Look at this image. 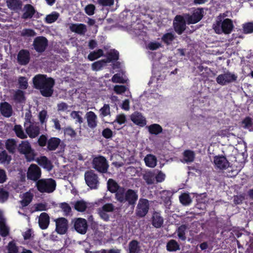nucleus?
<instances>
[{"label":"nucleus","instance_id":"nucleus-10","mask_svg":"<svg viewBox=\"0 0 253 253\" xmlns=\"http://www.w3.org/2000/svg\"><path fill=\"white\" fill-rule=\"evenodd\" d=\"M47 39L43 36L36 37L33 41V49L38 53L44 52L48 46Z\"/></svg>","mask_w":253,"mask_h":253},{"label":"nucleus","instance_id":"nucleus-48","mask_svg":"<svg viewBox=\"0 0 253 253\" xmlns=\"http://www.w3.org/2000/svg\"><path fill=\"white\" fill-rule=\"evenodd\" d=\"M106 63H107V62L105 59L95 62L91 65L92 69L94 71H98L100 70L102 67L104 66Z\"/></svg>","mask_w":253,"mask_h":253},{"label":"nucleus","instance_id":"nucleus-31","mask_svg":"<svg viewBox=\"0 0 253 253\" xmlns=\"http://www.w3.org/2000/svg\"><path fill=\"white\" fill-rule=\"evenodd\" d=\"M9 233V228L6 225L5 219L0 211V234L2 237L6 236Z\"/></svg>","mask_w":253,"mask_h":253},{"label":"nucleus","instance_id":"nucleus-14","mask_svg":"<svg viewBox=\"0 0 253 253\" xmlns=\"http://www.w3.org/2000/svg\"><path fill=\"white\" fill-rule=\"evenodd\" d=\"M41 176L40 168L35 164L31 165L27 173V178L36 181L41 177Z\"/></svg>","mask_w":253,"mask_h":253},{"label":"nucleus","instance_id":"nucleus-9","mask_svg":"<svg viewBox=\"0 0 253 253\" xmlns=\"http://www.w3.org/2000/svg\"><path fill=\"white\" fill-rule=\"evenodd\" d=\"M237 79V76L235 74L227 71L224 74L218 75L216 79V81L218 84L224 85L236 82Z\"/></svg>","mask_w":253,"mask_h":253},{"label":"nucleus","instance_id":"nucleus-37","mask_svg":"<svg viewBox=\"0 0 253 253\" xmlns=\"http://www.w3.org/2000/svg\"><path fill=\"white\" fill-rule=\"evenodd\" d=\"M188 229V226L185 224L180 225L177 229L176 232L177 233V236L180 240L185 241L186 239L185 234Z\"/></svg>","mask_w":253,"mask_h":253},{"label":"nucleus","instance_id":"nucleus-51","mask_svg":"<svg viewBox=\"0 0 253 253\" xmlns=\"http://www.w3.org/2000/svg\"><path fill=\"white\" fill-rule=\"evenodd\" d=\"M243 33L246 34L253 33V22H247L242 26Z\"/></svg>","mask_w":253,"mask_h":253},{"label":"nucleus","instance_id":"nucleus-50","mask_svg":"<svg viewBox=\"0 0 253 253\" xmlns=\"http://www.w3.org/2000/svg\"><path fill=\"white\" fill-rule=\"evenodd\" d=\"M19 87L21 89H26L28 87V80L25 77H20L18 80Z\"/></svg>","mask_w":253,"mask_h":253},{"label":"nucleus","instance_id":"nucleus-6","mask_svg":"<svg viewBox=\"0 0 253 253\" xmlns=\"http://www.w3.org/2000/svg\"><path fill=\"white\" fill-rule=\"evenodd\" d=\"M92 166L97 171L102 173H106L109 168L106 159L102 156L96 157L93 159Z\"/></svg>","mask_w":253,"mask_h":253},{"label":"nucleus","instance_id":"nucleus-26","mask_svg":"<svg viewBox=\"0 0 253 253\" xmlns=\"http://www.w3.org/2000/svg\"><path fill=\"white\" fill-rule=\"evenodd\" d=\"M24 12L22 15V18L24 19H31L36 12L33 6L30 4H25L23 8Z\"/></svg>","mask_w":253,"mask_h":253},{"label":"nucleus","instance_id":"nucleus-49","mask_svg":"<svg viewBox=\"0 0 253 253\" xmlns=\"http://www.w3.org/2000/svg\"><path fill=\"white\" fill-rule=\"evenodd\" d=\"M174 39V34L172 33H166L164 34L162 38L163 41L168 45L170 44Z\"/></svg>","mask_w":253,"mask_h":253},{"label":"nucleus","instance_id":"nucleus-42","mask_svg":"<svg viewBox=\"0 0 253 253\" xmlns=\"http://www.w3.org/2000/svg\"><path fill=\"white\" fill-rule=\"evenodd\" d=\"M13 130L16 133L17 137L21 139H24L27 137V134H26L21 125H16L14 126Z\"/></svg>","mask_w":253,"mask_h":253},{"label":"nucleus","instance_id":"nucleus-1","mask_svg":"<svg viewBox=\"0 0 253 253\" xmlns=\"http://www.w3.org/2000/svg\"><path fill=\"white\" fill-rule=\"evenodd\" d=\"M127 182V180L124 179L119 184L113 179H109L107 181V188L111 193H115V199L118 202L134 207L138 199L137 191L131 189L126 190L125 184Z\"/></svg>","mask_w":253,"mask_h":253},{"label":"nucleus","instance_id":"nucleus-11","mask_svg":"<svg viewBox=\"0 0 253 253\" xmlns=\"http://www.w3.org/2000/svg\"><path fill=\"white\" fill-rule=\"evenodd\" d=\"M115 210L114 205L112 203H107L101 207L97 209V212L101 218L104 221L109 220L110 215L109 212H113Z\"/></svg>","mask_w":253,"mask_h":253},{"label":"nucleus","instance_id":"nucleus-63","mask_svg":"<svg viewBox=\"0 0 253 253\" xmlns=\"http://www.w3.org/2000/svg\"><path fill=\"white\" fill-rule=\"evenodd\" d=\"M64 132L65 135H69L71 137H75L77 133L71 127H67L64 128Z\"/></svg>","mask_w":253,"mask_h":253},{"label":"nucleus","instance_id":"nucleus-3","mask_svg":"<svg viewBox=\"0 0 253 253\" xmlns=\"http://www.w3.org/2000/svg\"><path fill=\"white\" fill-rule=\"evenodd\" d=\"M233 27L232 21L228 18L223 19L221 15L217 17L215 22L212 25L215 32L218 34H229L233 30Z\"/></svg>","mask_w":253,"mask_h":253},{"label":"nucleus","instance_id":"nucleus-24","mask_svg":"<svg viewBox=\"0 0 253 253\" xmlns=\"http://www.w3.org/2000/svg\"><path fill=\"white\" fill-rule=\"evenodd\" d=\"M131 121L135 124L140 126H144L146 124V121L144 117H143L142 114L138 112H135L133 113L131 116Z\"/></svg>","mask_w":253,"mask_h":253},{"label":"nucleus","instance_id":"nucleus-53","mask_svg":"<svg viewBox=\"0 0 253 253\" xmlns=\"http://www.w3.org/2000/svg\"><path fill=\"white\" fill-rule=\"evenodd\" d=\"M179 200L182 204L185 206L189 205L192 202L189 195L187 193L181 194L179 196Z\"/></svg>","mask_w":253,"mask_h":253},{"label":"nucleus","instance_id":"nucleus-35","mask_svg":"<svg viewBox=\"0 0 253 253\" xmlns=\"http://www.w3.org/2000/svg\"><path fill=\"white\" fill-rule=\"evenodd\" d=\"M72 204L75 209L79 212L84 211L88 207V203L83 200L77 201Z\"/></svg>","mask_w":253,"mask_h":253},{"label":"nucleus","instance_id":"nucleus-8","mask_svg":"<svg viewBox=\"0 0 253 253\" xmlns=\"http://www.w3.org/2000/svg\"><path fill=\"white\" fill-rule=\"evenodd\" d=\"M84 179L88 186L91 189H97L99 184L97 175L93 170L87 171L84 173Z\"/></svg>","mask_w":253,"mask_h":253},{"label":"nucleus","instance_id":"nucleus-58","mask_svg":"<svg viewBox=\"0 0 253 253\" xmlns=\"http://www.w3.org/2000/svg\"><path fill=\"white\" fill-rule=\"evenodd\" d=\"M99 111L100 115L103 117L110 114V106L108 104H104Z\"/></svg>","mask_w":253,"mask_h":253},{"label":"nucleus","instance_id":"nucleus-17","mask_svg":"<svg viewBox=\"0 0 253 253\" xmlns=\"http://www.w3.org/2000/svg\"><path fill=\"white\" fill-rule=\"evenodd\" d=\"M17 62L21 65H27L30 60V54L29 51L26 49H21L17 55Z\"/></svg>","mask_w":253,"mask_h":253},{"label":"nucleus","instance_id":"nucleus-18","mask_svg":"<svg viewBox=\"0 0 253 253\" xmlns=\"http://www.w3.org/2000/svg\"><path fill=\"white\" fill-rule=\"evenodd\" d=\"M26 132L31 138H35L40 134V127L37 123H31L26 127Z\"/></svg>","mask_w":253,"mask_h":253},{"label":"nucleus","instance_id":"nucleus-2","mask_svg":"<svg viewBox=\"0 0 253 253\" xmlns=\"http://www.w3.org/2000/svg\"><path fill=\"white\" fill-rule=\"evenodd\" d=\"M33 87L40 90L44 97H51L53 93L54 80L45 75L38 74L33 78Z\"/></svg>","mask_w":253,"mask_h":253},{"label":"nucleus","instance_id":"nucleus-34","mask_svg":"<svg viewBox=\"0 0 253 253\" xmlns=\"http://www.w3.org/2000/svg\"><path fill=\"white\" fill-rule=\"evenodd\" d=\"M61 142V140L56 137L50 138L47 141V149L49 151H53L56 149Z\"/></svg>","mask_w":253,"mask_h":253},{"label":"nucleus","instance_id":"nucleus-47","mask_svg":"<svg viewBox=\"0 0 253 253\" xmlns=\"http://www.w3.org/2000/svg\"><path fill=\"white\" fill-rule=\"evenodd\" d=\"M243 127L245 128H247L249 130H253V120L250 117H246L242 121Z\"/></svg>","mask_w":253,"mask_h":253},{"label":"nucleus","instance_id":"nucleus-28","mask_svg":"<svg viewBox=\"0 0 253 253\" xmlns=\"http://www.w3.org/2000/svg\"><path fill=\"white\" fill-rule=\"evenodd\" d=\"M0 111L4 117L9 118L12 116V106L7 102H4L0 104Z\"/></svg>","mask_w":253,"mask_h":253},{"label":"nucleus","instance_id":"nucleus-32","mask_svg":"<svg viewBox=\"0 0 253 253\" xmlns=\"http://www.w3.org/2000/svg\"><path fill=\"white\" fill-rule=\"evenodd\" d=\"M128 253H139L141 251V247L139 243L135 240L131 241L128 245Z\"/></svg>","mask_w":253,"mask_h":253},{"label":"nucleus","instance_id":"nucleus-22","mask_svg":"<svg viewBox=\"0 0 253 253\" xmlns=\"http://www.w3.org/2000/svg\"><path fill=\"white\" fill-rule=\"evenodd\" d=\"M164 218L159 212L154 211L152 217V224L155 228H159L162 226Z\"/></svg>","mask_w":253,"mask_h":253},{"label":"nucleus","instance_id":"nucleus-13","mask_svg":"<svg viewBox=\"0 0 253 253\" xmlns=\"http://www.w3.org/2000/svg\"><path fill=\"white\" fill-rule=\"evenodd\" d=\"M203 12L204 10L203 8H197L194 11L192 15L185 14L184 15L188 24H194L199 22L202 18Z\"/></svg>","mask_w":253,"mask_h":253},{"label":"nucleus","instance_id":"nucleus-40","mask_svg":"<svg viewBox=\"0 0 253 253\" xmlns=\"http://www.w3.org/2000/svg\"><path fill=\"white\" fill-rule=\"evenodd\" d=\"M146 165L151 168H154L156 166L157 159L155 156L149 154L144 158Z\"/></svg>","mask_w":253,"mask_h":253},{"label":"nucleus","instance_id":"nucleus-16","mask_svg":"<svg viewBox=\"0 0 253 253\" xmlns=\"http://www.w3.org/2000/svg\"><path fill=\"white\" fill-rule=\"evenodd\" d=\"M56 223V231L60 234H65L68 228V221L64 217H59L54 220Z\"/></svg>","mask_w":253,"mask_h":253},{"label":"nucleus","instance_id":"nucleus-57","mask_svg":"<svg viewBox=\"0 0 253 253\" xmlns=\"http://www.w3.org/2000/svg\"><path fill=\"white\" fill-rule=\"evenodd\" d=\"M82 113L80 111H72L71 113V116L74 119H76V122L82 124L83 122V119L80 115Z\"/></svg>","mask_w":253,"mask_h":253},{"label":"nucleus","instance_id":"nucleus-59","mask_svg":"<svg viewBox=\"0 0 253 253\" xmlns=\"http://www.w3.org/2000/svg\"><path fill=\"white\" fill-rule=\"evenodd\" d=\"M155 182L156 181V183L161 182L164 180L165 178V174L163 173L161 171H157L156 172L155 170Z\"/></svg>","mask_w":253,"mask_h":253},{"label":"nucleus","instance_id":"nucleus-41","mask_svg":"<svg viewBox=\"0 0 253 253\" xmlns=\"http://www.w3.org/2000/svg\"><path fill=\"white\" fill-rule=\"evenodd\" d=\"M184 161L188 163L194 161L195 159V153L193 151L190 150H185L183 152Z\"/></svg>","mask_w":253,"mask_h":253},{"label":"nucleus","instance_id":"nucleus-4","mask_svg":"<svg viewBox=\"0 0 253 253\" xmlns=\"http://www.w3.org/2000/svg\"><path fill=\"white\" fill-rule=\"evenodd\" d=\"M36 186L40 192L49 193L54 191L56 184L55 181L52 178L42 179L37 181Z\"/></svg>","mask_w":253,"mask_h":253},{"label":"nucleus","instance_id":"nucleus-62","mask_svg":"<svg viewBox=\"0 0 253 253\" xmlns=\"http://www.w3.org/2000/svg\"><path fill=\"white\" fill-rule=\"evenodd\" d=\"M8 253H18V250L15 243L13 242H10L8 245Z\"/></svg>","mask_w":253,"mask_h":253},{"label":"nucleus","instance_id":"nucleus-45","mask_svg":"<svg viewBox=\"0 0 253 253\" xmlns=\"http://www.w3.org/2000/svg\"><path fill=\"white\" fill-rule=\"evenodd\" d=\"M6 148L11 153H14L15 152L17 146L16 142L15 140L8 139L6 142Z\"/></svg>","mask_w":253,"mask_h":253},{"label":"nucleus","instance_id":"nucleus-27","mask_svg":"<svg viewBox=\"0 0 253 253\" xmlns=\"http://www.w3.org/2000/svg\"><path fill=\"white\" fill-rule=\"evenodd\" d=\"M214 163L216 167L220 169H225L229 167V162L224 156H216L214 159Z\"/></svg>","mask_w":253,"mask_h":253},{"label":"nucleus","instance_id":"nucleus-52","mask_svg":"<svg viewBox=\"0 0 253 253\" xmlns=\"http://www.w3.org/2000/svg\"><path fill=\"white\" fill-rule=\"evenodd\" d=\"M10 160L11 157L7 155L6 151L4 150L0 152V163L8 164Z\"/></svg>","mask_w":253,"mask_h":253},{"label":"nucleus","instance_id":"nucleus-12","mask_svg":"<svg viewBox=\"0 0 253 253\" xmlns=\"http://www.w3.org/2000/svg\"><path fill=\"white\" fill-rule=\"evenodd\" d=\"M186 19L184 15H176L173 23V26L175 32L178 35H181L185 30L186 28Z\"/></svg>","mask_w":253,"mask_h":253},{"label":"nucleus","instance_id":"nucleus-61","mask_svg":"<svg viewBox=\"0 0 253 253\" xmlns=\"http://www.w3.org/2000/svg\"><path fill=\"white\" fill-rule=\"evenodd\" d=\"M112 81L113 83H119L122 84H124L126 82V80L121 77L119 74H115L112 78Z\"/></svg>","mask_w":253,"mask_h":253},{"label":"nucleus","instance_id":"nucleus-7","mask_svg":"<svg viewBox=\"0 0 253 253\" xmlns=\"http://www.w3.org/2000/svg\"><path fill=\"white\" fill-rule=\"evenodd\" d=\"M150 208L149 202L148 200L140 198L138 202L135 210V215L139 218L145 217L148 212Z\"/></svg>","mask_w":253,"mask_h":253},{"label":"nucleus","instance_id":"nucleus-64","mask_svg":"<svg viewBox=\"0 0 253 253\" xmlns=\"http://www.w3.org/2000/svg\"><path fill=\"white\" fill-rule=\"evenodd\" d=\"M102 136L106 138L109 139L113 136V131L109 128H106L102 132Z\"/></svg>","mask_w":253,"mask_h":253},{"label":"nucleus","instance_id":"nucleus-20","mask_svg":"<svg viewBox=\"0 0 253 253\" xmlns=\"http://www.w3.org/2000/svg\"><path fill=\"white\" fill-rule=\"evenodd\" d=\"M87 125L90 128L93 129L97 126V116L92 111L88 112L85 114Z\"/></svg>","mask_w":253,"mask_h":253},{"label":"nucleus","instance_id":"nucleus-29","mask_svg":"<svg viewBox=\"0 0 253 253\" xmlns=\"http://www.w3.org/2000/svg\"><path fill=\"white\" fill-rule=\"evenodd\" d=\"M37 162L41 166L48 171L51 170L53 166L47 158L45 156H41L37 159Z\"/></svg>","mask_w":253,"mask_h":253},{"label":"nucleus","instance_id":"nucleus-15","mask_svg":"<svg viewBox=\"0 0 253 253\" xmlns=\"http://www.w3.org/2000/svg\"><path fill=\"white\" fill-rule=\"evenodd\" d=\"M72 222L74 223V227L75 230L79 233L84 234L87 229V221L82 218H75Z\"/></svg>","mask_w":253,"mask_h":253},{"label":"nucleus","instance_id":"nucleus-43","mask_svg":"<svg viewBox=\"0 0 253 253\" xmlns=\"http://www.w3.org/2000/svg\"><path fill=\"white\" fill-rule=\"evenodd\" d=\"M149 132L152 134L157 135L162 132V127L158 124H153L147 126Z\"/></svg>","mask_w":253,"mask_h":253},{"label":"nucleus","instance_id":"nucleus-46","mask_svg":"<svg viewBox=\"0 0 253 253\" xmlns=\"http://www.w3.org/2000/svg\"><path fill=\"white\" fill-rule=\"evenodd\" d=\"M103 56V51L102 49H99L97 51L91 52L88 55V59L90 61H93L99 57Z\"/></svg>","mask_w":253,"mask_h":253},{"label":"nucleus","instance_id":"nucleus-39","mask_svg":"<svg viewBox=\"0 0 253 253\" xmlns=\"http://www.w3.org/2000/svg\"><path fill=\"white\" fill-rule=\"evenodd\" d=\"M33 198V195L29 192H26L23 194V199L20 201L22 207L27 206L31 202Z\"/></svg>","mask_w":253,"mask_h":253},{"label":"nucleus","instance_id":"nucleus-5","mask_svg":"<svg viewBox=\"0 0 253 253\" xmlns=\"http://www.w3.org/2000/svg\"><path fill=\"white\" fill-rule=\"evenodd\" d=\"M18 151L25 155L28 161H32L34 160V150L32 148L30 143L28 141H22L18 147Z\"/></svg>","mask_w":253,"mask_h":253},{"label":"nucleus","instance_id":"nucleus-33","mask_svg":"<svg viewBox=\"0 0 253 253\" xmlns=\"http://www.w3.org/2000/svg\"><path fill=\"white\" fill-rule=\"evenodd\" d=\"M13 99L16 103H24L26 100L24 92L21 89L15 90Z\"/></svg>","mask_w":253,"mask_h":253},{"label":"nucleus","instance_id":"nucleus-19","mask_svg":"<svg viewBox=\"0 0 253 253\" xmlns=\"http://www.w3.org/2000/svg\"><path fill=\"white\" fill-rule=\"evenodd\" d=\"M50 218L46 212H42L39 217V225L42 229H46L49 224Z\"/></svg>","mask_w":253,"mask_h":253},{"label":"nucleus","instance_id":"nucleus-54","mask_svg":"<svg viewBox=\"0 0 253 253\" xmlns=\"http://www.w3.org/2000/svg\"><path fill=\"white\" fill-rule=\"evenodd\" d=\"M59 14L56 12H53L51 14L47 15L45 18V22L47 23H51L55 21L58 17Z\"/></svg>","mask_w":253,"mask_h":253},{"label":"nucleus","instance_id":"nucleus-25","mask_svg":"<svg viewBox=\"0 0 253 253\" xmlns=\"http://www.w3.org/2000/svg\"><path fill=\"white\" fill-rule=\"evenodd\" d=\"M7 6L10 9L18 11L22 9L23 2L21 0H6Z\"/></svg>","mask_w":253,"mask_h":253},{"label":"nucleus","instance_id":"nucleus-44","mask_svg":"<svg viewBox=\"0 0 253 253\" xmlns=\"http://www.w3.org/2000/svg\"><path fill=\"white\" fill-rule=\"evenodd\" d=\"M59 207L61 209L65 216H69L72 214L71 207L68 203L65 202L60 203Z\"/></svg>","mask_w":253,"mask_h":253},{"label":"nucleus","instance_id":"nucleus-21","mask_svg":"<svg viewBox=\"0 0 253 253\" xmlns=\"http://www.w3.org/2000/svg\"><path fill=\"white\" fill-rule=\"evenodd\" d=\"M69 28L72 32L80 35H84L87 31L86 25L83 24H71Z\"/></svg>","mask_w":253,"mask_h":253},{"label":"nucleus","instance_id":"nucleus-36","mask_svg":"<svg viewBox=\"0 0 253 253\" xmlns=\"http://www.w3.org/2000/svg\"><path fill=\"white\" fill-rule=\"evenodd\" d=\"M119 54L118 51L115 49H111L106 53L105 56L107 57V58L105 60L107 63L117 60L119 59Z\"/></svg>","mask_w":253,"mask_h":253},{"label":"nucleus","instance_id":"nucleus-60","mask_svg":"<svg viewBox=\"0 0 253 253\" xmlns=\"http://www.w3.org/2000/svg\"><path fill=\"white\" fill-rule=\"evenodd\" d=\"M127 89L128 88L127 87L122 85H116L114 87V91L118 94H122L126 91Z\"/></svg>","mask_w":253,"mask_h":253},{"label":"nucleus","instance_id":"nucleus-30","mask_svg":"<svg viewBox=\"0 0 253 253\" xmlns=\"http://www.w3.org/2000/svg\"><path fill=\"white\" fill-rule=\"evenodd\" d=\"M159 194L166 207L169 208L171 205L170 198L172 195V193L170 191L165 190L160 192Z\"/></svg>","mask_w":253,"mask_h":253},{"label":"nucleus","instance_id":"nucleus-56","mask_svg":"<svg viewBox=\"0 0 253 253\" xmlns=\"http://www.w3.org/2000/svg\"><path fill=\"white\" fill-rule=\"evenodd\" d=\"M36 35V33L31 29H24L21 32L22 37H31Z\"/></svg>","mask_w":253,"mask_h":253},{"label":"nucleus","instance_id":"nucleus-38","mask_svg":"<svg viewBox=\"0 0 253 253\" xmlns=\"http://www.w3.org/2000/svg\"><path fill=\"white\" fill-rule=\"evenodd\" d=\"M167 250L169 252H175L180 249L178 242L173 239L170 240L167 244Z\"/></svg>","mask_w":253,"mask_h":253},{"label":"nucleus","instance_id":"nucleus-55","mask_svg":"<svg viewBox=\"0 0 253 253\" xmlns=\"http://www.w3.org/2000/svg\"><path fill=\"white\" fill-rule=\"evenodd\" d=\"M9 192L4 188H0V202L4 203L6 202L9 197Z\"/></svg>","mask_w":253,"mask_h":253},{"label":"nucleus","instance_id":"nucleus-23","mask_svg":"<svg viewBox=\"0 0 253 253\" xmlns=\"http://www.w3.org/2000/svg\"><path fill=\"white\" fill-rule=\"evenodd\" d=\"M143 179L147 185H152L155 183V170H147L141 173Z\"/></svg>","mask_w":253,"mask_h":253}]
</instances>
